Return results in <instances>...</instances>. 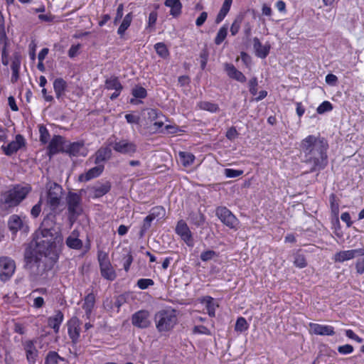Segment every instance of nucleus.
Returning <instances> with one entry per match:
<instances>
[{
  "instance_id": "f257e3e1",
  "label": "nucleus",
  "mask_w": 364,
  "mask_h": 364,
  "mask_svg": "<svg viewBox=\"0 0 364 364\" xmlns=\"http://www.w3.org/2000/svg\"><path fill=\"white\" fill-rule=\"evenodd\" d=\"M328 143L324 137L309 135L301 140L302 161L309 166L310 173L323 170L328 164Z\"/></svg>"
},
{
  "instance_id": "f03ea898",
  "label": "nucleus",
  "mask_w": 364,
  "mask_h": 364,
  "mask_svg": "<svg viewBox=\"0 0 364 364\" xmlns=\"http://www.w3.org/2000/svg\"><path fill=\"white\" fill-rule=\"evenodd\" d=\"M54 219V215H48L41 223L40 232H36L34 238L38 251L45 256L53 252L63 242L60 229L55 227Z\"/></svg>"
},
{
  "instance_id": "7ed1b4c3",
  "label": "nucleus",
  "mask_w": 364,
  "mask_h": 364,
  "mask_svg": "<svg viewBox=\"0 0 364 364\" xmlns=\"http://www.w3.org/2000/svg\"><path fill=\"white\" fill-rule=\"evenodd\" d=\"M31 191L32 188L28 183L10 185L1 193L0 203L6 209L14 208L27 198Z\"/></svg>"
},
{
  "instance_id": "20e7f679",
  "label": "nucleus",
  "mask_w": 364,
  "mask_h": 364,
  "mask_svg": "<svg viewBox=\"0 0 364 364\" xmlns=\"http://www.w3.org/2000/svg\"><path fill=\"white\" fill-rule=\"evenodd\" d=\"M156 328L159 333L171 331L178 322L176 310L167 307L154 315Z\"/></svg>"
},
{
  "instance_id": "39448f33",
  "label": "nucleus",
  "mask_w": 364,
  "mask_h": 364,
  "mask_svg": "<svg viewBox=\"0 0 364 364\" xmlns=\"http://www.w3.org/2000/svg\"><path fill=\"white\" fill-rule=\"evenodd\" d=\"M81 201V197L77 193L73 192L68 193L66 202L68 211V220L71 223H73L82 213Z\"/></svg>"
},
{
  "instance_id": "423d86ee",
  "label": "nucleus",
  "mask_w": 364,
  "mask_h": 364,
  "mask_svg": "<svg viewBox=\"0 0 364 364\" xmlns=\"http://www.w3.org/2000/svg\"><path fill=\"white\" fill-rule=\"evenodd\" d=\"M53 261L47 256L41 257L40 260L36 262V264L29 269L31 274L40 279H47L48 277V272H50L53 267Z\"/></svg>"
},
{
  "instance_id": "0eeeda50",
  "label": "nucleus",
  "mask_w": 364,
  "mask_h": 364,
  "mask_svg": "<svg viewBox=\"0 0 364 364\" xmlns=\"http://www.w3.org/2000/svg\"><path fill=\"white\" fill-rule=\"evenodd\" d=\"M63 190L61 186L56 183L50 185L47 193V205L55 212L61 203Z\"/></svg>"
},
{
  "instance_id": "6e6552de",
  "label": "nucleus",
  "mask_w": 364,
  "mask_h": 364,
  "mask_svg": "<svg viewBox=\"0 0 364 364\" xmlns=\"http://www.w3.org/2000/svg\"><path fill=\"white\" fill-rule=\"evenodd\" d=\"M137 145L135 142L127 139H121L113 143V149L121 154L133 156L137 151Z\"/></svg>"
},
{
  "instance_id": "1a4fd4ad",
  "label": "nucleus",
  "mask_w": 364,
  "mask_h": 364,
  "mask_svg": "<svg viewBox=\"0 0 364 364\" xmlns=\"http://www.w3.org/2000/svg\"><path fill=\"white\" fill-rule=\"evenodd\" d=\"M217 217L230 229H235L239 223L237 218L226 207H218L215 210Z\"/></svg>"
},
{
  "instance_id": "9d476101",
  "label": "nucleus",
  "mask_w": 364,
  "mask_h": 364,
  "mask_svg": "<svg viewBox=\"0 0 364 364\" xmlns=\"http://www.w3.org/2000/svg\"><path fill=\"white\" fill-rule=\"evenodd\" d=\"M0 279L5 282L9 280L16 269V263L14 259L9 257H1L0 258Z\"/></svg>"
},
{
  "instance_id": "9b49d317",
  "label": "nucleus",
  "mask_w": 364,
  "mask_h": 364,
  "mask_svg": "<svg viewBox=\"0 0 364 364\" xmlns=\"http://www.w3.org/2000/svg\"><path fill=\"white\" fill-rule=\"evenodd\" d=\"M67 141L60 135H54L48 146V154L50 157L60 152L65 153Z\"/></svg>"
},
{
  "instance_id": "f8f14e48",
  "label": "nucleus",
  "mask_w": 364,
  "mask_h": 364,
  "mask_svg": "<svg viewBox=\"0 0 364 364\" xmlns=\"http://www.w3.org/2000/svg\"><path fill=\"white\" fill-rule=\"evenodd\" d=\"M81 321L76 316H73L67 322L68 333L73 344H77L80 336Z\"/></svg>"
},
{
  "instance_id": "ddd939ff",
  "label": "nucleus",
  "mask_w": 364,
  "mask_h": 364,
  "mask_svg": "<svg viewBox=\"0 0 364 364\" xmlns=\"http://www.w3.org/2000/svg\"><path fill=\"white\" fill-rule=\"evenodd\" d=\"M150 313L146 310H140L132 316V323L139 328H146L151 325Z\"/></svg>"
},
{
  "instance_id": "4468645a",
  "label": "nucleus",
  "mask_w": 364,
  "mask_h": 364,
  "mask_svg": "<svg viewBox=\"0 0 364 364\" xmlns=\"http://www.w3.org/2000/svg\"><path fill=\"white\" fill-rule=\"evenodd\" d=\"M175 230L176 233L181 237L188 246L192 247L193 245L192 233L184 220H180L177 223Z\"/></svg>"
},
{
  "instance_id": "2eb2a0df",
  "label": "nucleus",
  "mask_w": 364,
  "mask_h": 364,
  "mask_svg": "<svg viewBox=\"0 0 364 364\" xmlns=\"http://www.w3.org/2000/svg\"><path fill=\"white\" fill-rule=\"evenodd\" d=\"M8 226L13 234H16L18 230L24 232H28L29 230L28 225L23 220L19 215L15 214L9 217Z\"/></svg>"
},
{
  "instance_id": "dca6fc26",
  "label": "nucleus",
  "mask_w": 364,
  "mask_h": 364,
  "mask_svg": "<svg viewBox=\"0 0 364 364\" xmlns=\"http://www.w3.org/2000/svg\"><path fill=\"white\" fill-rule=\"evenodd\" d=\"M25 144L24 137L21 134H17L14 141H11L6 146L3 145L1 149L6 156H11L24 146Z\"/></svg>"
},
{
  "instance_id": "f3484780",
  "label": "nucleus",
  "mask_w": 364,
  "mask_h": 364,
  "mask_svg": "<svg viewBox=\"0 0 364 364\" xmlns=\"http://www.w3.org/2000/svg\"><path fill=\"white\" fill-rule=\"evenodd\" d=\"M357 255H364V247L350 250L340 251L335 255L334 260L335 262H343L345 261L353 259Z\"/></svg>"
},
{
  "instance_id": "a211bd4d",
  "label": "nucleus",
  "mask_w": 364,
  "mask_h": 364,
  "mask_svg": "<svg viewBox=\"0 0 364 364\" xmlns=\"http://www.w3.org/2000/svg\"><path fill=\"white\" fill-rule=\"evenodd\" d=\"M65 153L70 156H85L86 153L84 142H70L67 141Z\"/></svg>"
},
{
  "instance_id": "6ab92c4d",
  "label": "nucleus",
  "mask_w": 364,
  "mask_h": 364,
  "mask_svg": "<svg viewBox=\"0 0 364 364\" xmlns=\"http://www.w3.org/2000/svg\"><path fill=\"white\" fill-rule=\"evenodd\" d=\"M26 359L29 364H35L38 356V351L35 346V341L27 340L23 343Z\"/></svg>"
},
{
  "instance_id": "aec40b11",
  "label": "nucleus",
  "mask_w": 364,
  "mask_h": 364,
  "mask_svg": "<svg viewBox=\"0 0 364 364\" xmlns=\"http://www.w3.org/2000/svg\"><path fill=\"white\" fill-rule=\"evenodd\" d=\"M87 294L83 299L82 308L85 311L86 318L90 319L95 306L96 296L92 290L89 291V289H87Z\"/></svg>"
},
{
  "instance_id": "412c9836",
  "label": "nucleus",
  "mask_w": 364,
  "mask_h": 364,
  "mask_svg": "<svg viewBox=\"0 0 364 364\" xmlns=\"http://www.w3.org/2000/svg\"><path fill=\"white\" fill-rule=\"evenodd\" d=\"M111 183L109 181L98 182L90 188L92 193V198H98L107 194L111 189Z\"/></svg>"
},
{
  "instance_id": "4be33fe9",
  "label": "nucleus",
  "mask_w": 364,
  "mask_h": 364,
  "mask_svg": "<svg viewBox=\"0 0 364 364\" xmlns=\"http://www.w3.org/2000/svg\"><path fill=\"white\" fill-rule=\"evenodd\" d=\"M80 232L75 229L73 230L70 235L65 240L66 245L73 250H81L83 246L82 241L79 238Z\"/></svg>"
},
{
  "instance_id": "5701e85b",
  "label": "nucleus",
  "mask_w": 364,
  "mask_h": 364,
  "mask_svg": "<svg viewBox=\"0 0 364 364\" xmlns=\"http://www.w3.org/2000/svg\"><path fill=\"white\" fill-rule=\"evenodd\" d=\"M309 327L313 333L316 335L333 336L335 334L334 328L331 326L310 323Z\"/></svg>"
},
{
  "instance_id": "b1692460",
  "label": "nucleus",
  "mask_w": 364,
  "mask_h": 364,
  "mask_svg": "<svg viewBox=\"0 0 364 364\" xmlns=\"http://www.w3.org/2000/svg\"><path fill=\"white\" fill-rule=\"evenodd\" d=\"M253 48L255 51V55L260 58H265L269 53L270 45L266 43L262 45L257 37L253 38Z\"/></svg>"
},
{
  "instance_id": "393cba45",
  "label": "nucleus",
  "mask_w": 364,
  "mask_h": 364,
  "mask_svg": "<svg viewBox=\"0 0 364 364\" xmlns=\"http://www.w3.org/2000/svg\"><path fill=\"white\" fill-rule=\"evenodd\" d=\"M64 319V315L60 310L55 311L53 316H50L48 318V325L50 328H53L55 333H58L60 331V325L62 324Z\"/></svg>"
},
{
  "instance_id": "a878e982",
  "label": "nucleus",
  "mask_w": 364,
  "mask_h": 364,
  "mask_svg": "<svg viewBox=\"0 0 364 364\" xmlns=\"http://www.w3.org/2000/svg\"><path fill=\"white\" fill-rule=\"evenodd\" d=\"M103 170V165H97L89 169L85 173L80 174L79 176V181L86 182L92 178H97L102 173Z\"/></svg>"
},
{
  "instance_id": "bb28decb",
  "label": "nucleus",
  "mask_w": 364,
  "mask_h": 364,
  "mask_svg": "<svg viewBox=\"0 0 364 364\" xmlns=\"http://www.w3.org/2000/svg\"><path fill=\"white\" fill-rule=\"evenodd\" d=\"M68 87L66 81L62 77L56 78L53 82V89L58 100H62Z\"/></svg>"
},
{
  "instance_id": "cd10ccee",
  "label": "nucleus",
  "mask_w": 364,
  "mask_h": 364,
  "mask_svg": "<svg viewBox=\"0 0 364 364\" xmlns=\"http://www.w3.org/2000/svg\"><path fill=\"white\" fill-rule=\"evenodd\" d=\"M100 268L102 277L109 281L115 279L117 275L110 262L100 264Z\"/></svg>"
},
{
  "instance_id": "c85d7f7f",
  "label": "nucleus",
  "mask_w": 364,
  "mask_h": 364,
  "mask_svg": "<svg viewBox=\"0 0 364 364\" xmlns=\"http://www.w3.org/2000/svg\"><path fill=\"white\" fill-rule=\"evenodd\" d=\"M225 70L228 75V76L235 80L245 82L246 81V77L244 74L236 69V68L232 64H226L225 65Z\"/></svg>"
},
{
  "instance_id": "c756f323",
  "label": "nucleus",
  "mask_w": 364,
  "mask_h": 364,
  "mask_svg": "<svg viewBox=\"0 0 364 364\" xmlns=\"http://www.w3.org/2000/svg\"><path fill=\"white\" fill-rule=\"evenodd\" d=\"M164 5L171 9L170 14L177 17L181 14L182 4L180 0H165Z\"/></svg>"
},
{
  "instance_id": "7c9ffc66",
  "label": "nucleus",
  "mask_w": 364,
  "mask_h": 364,
  "mask_svg": "<svg viewBox=\"0 0 364 364\" xmlns=\"http://www.w3.org/2000/svg\"><path fill=\"white\" fill-rule=\"evenodd\" d=\"M112 156V150L109 147H102L95 153V163L99 164L109 159Z\"/></svg>"
},
{
  "instance_id": "2f4dec72",
  "label": "nucleus",
  "mask_w": 364,
  "mask_h": 364,
  "mask_svg": "<svg viewBox=\"0 0 364 364\" xmlns=\"http://www.w3.org/2000/svg\"><path fill=\"white\" fill-rule=\"evenodd\" d=\"M40 260V258L36 255V253L33 250L29 249L26 250L24 253V262H25V268L27 269H31V267L36 264V262Z\"/></svg>"
},
{
  "instance_id": "473e14b6",
  "label": "nucleus",
  "mask_w": 364,
  "mask_h": 364,
  "mask_svg": "<svg viewBox=\"0 0 364 364\" xmlns=\"http://www.w3.org/2000/svg\"><path fill=\"white\" fill-rule=\"evenodd\" d=\"M232 3V0H225L223 6L216 16L215 23H220L226 16L228 13L230 9L231 4Z\"/></svg>"
},
{
  "instance_id": "72a5a7b5",
  "label": "nucleus",
  "mask_w": 364,
  "mask_h": 364,
  "mask_svg": "<svg viewBox=\"0 0 364 364\" xmlns=\"http://www.w3.org/2000/svg\"><path fill=\"white\" fill-rule=\"evenodd\" d=\"M178 156L181 163L184 167H188L192 165L196 159L195 156L192 153L187 151H180L178 153Z\"/></svg>"
},
{
  "instance_id": "f704fd0d",
  "label": "nucleus",
  "mask_w": 364,
  "mask_h": 364,
  "mask_svg": "<svg viewBox=\"0 0 364 364\" xmlns=\"http://www.w3.org/2000/svg\"><path fill=\"white\" fill-rule=\"evenodd\" d=\"M65 359L58 355L55 351H49L45 358V364H59L64 362Z\"/></svg>"
},
{
  "instance_id": "c9c22d12",
  "label": "nucleus",
  "mask_w": 364,
  "mask_h": 364,
  "mask_svg": "<svg viewBox=\"0 0 364 364\" xmlns=\"http://www.w3.org/2000/svg\"><path fill=\"white\" fill-rule=\"evenodd\" d=\"M197 106L199 107V109L210 112L211 113H215L220 110L218 104L208 101H200L198 103Z\"/></svg>"
},
{
  "instance_id": "e433bc0d",
  "label": "nucleus",
  "mask_w": 364,
  "mask_h": 364,
  "mask_svg": "<svg viewBox=\"0 0 364 364\" xmlns=\"http://www.w3.org/2000/svg\"><path fill=\"white\" fill-rule=\"evenodd\" d=\"M132 19H133V14L132 12H129L124 16L121 25L119 26V27L118 28V30H117V33L119 36H122L124 34L125 31L130 26Z\"/></svg>"
},
{
  "instance_id": "4c0bfd02",
  "label": "nucleus",
  "mask_w": 364,
  "mask_h": 364,
  "mask_svg": "<svg viewBox=\"0 0 364 364\" xmlns=\"http://www.w3.org/2000/svg\"><path fill=\"white\" fill-rule=\"evenodd\" d=\"M105 88L107 90H122L123 87L117 77H111L105 80Z\"/></svg>"
},
{
  "instance_id": "58836bf2",
  "label": "nucleus",
  "mask_w": 364,
  "mask_h": 364,
  "mask_svg": "<svg viewBox=\"0 0 364 364\" xmlns=\"http://www.w3.org/2000/svg\"><path fill=\"white\" fill-rule=\"evenodd\" d=\"M124 254L122 257L123 267L126 272H128L130 266L133 262V257L130 250L127 248L124 249Z\"/></svg>"
},
{
  "instance_id": "ea45409f",
  "label": "nucleus",
  "mask_w": 364,
  "mask_h": 364,
  "mask_svg": "<svg viewBox=\"0 0 364 364\" xmlns=\"http://www.w3.org/2000/svg\"><path fill=\"white\" fill-rule=\"evenodd\" d=\"M205 301V307L208 315L210 317H214L215 316V309L218 306V305L215 304L213 298H212L211 296H206Z\"/></svg>"
},
{
  "instance_id": "a19ab883",
  "label": "nucleus",
  "mask_w": 364,
  "mask_h": 364,
  "mask_svg": "<svg viewBox=\"0 0 364 364\" xmlns=\"http://www.w3.org/2000/svg\"><path fill=\"white\" fill-rule=\"evenodd\" d=\"M9 40L5 31L4 17L0 11V44L8 43Z\"/></svg>"
},
{
  "instance_id": "79ce46f5",
  "label": "nucleus",
  "mask_w": 364,
  "mask_h": 364,
  "mask_svg": "<svg viewBox=\"0 0 364 364\" xmlns=\"http://www.w3.org/2000/svg\"><path fill=\"white\" fill-rule=\"evenodd\" d=\"M156 53L162 58H167L169 55V51L164 43H157L154 45Z\"/></svg>"
},
{
  "instance_id": "37998d69",
  "label": "nucleus",
  "mask_w": 364,
  "mask_h": 364,
  "mask_svg": "<svg viewBox=\"0 0 364 364\" xmlns=\"http://www.w3.org/2000/svg\"><path fill=\"white\" fill-rule=\"evenodd\" d=\"M228 35V26L227 25L223 26L217 33L215 38L214 42L216 45H220L223 41L225 39Z\"/></svg>"
},
{
  "instance_id": "c03bdc74",
  "label": "nucleus",
  "mask_w": 364,
  "mask_h": 364,
  "mask_svg": "<svg viewBox=\"0 0 364 364\" xmlns=\"http://www.w3.org/2000/svg\"><path fill=\"white\" fill-rule=\"evenodd\" d=\"M294 264L300 269L304 268L307 266V262L306 257L304 255L299 253V252L294 254Z\"/></svg>"
},
{
  "instance_id": "a18cd8bd",
  "label": "nucleus",
  "mask_w": 364,
  "mask_h": 364,
  "mask_svg": "<svg viewBox=\"0 0 364 364\" xmlns=\"http://www.w3.org/2000/svg\"><path fill=\"white\" fill-rule=\"evenodd\" d=\"M249 325L244 317H239L235 326V330L239 332H244L247 330Z\"/></svg>"
},
{
  "instance_id": "49530a36",
  "label": "nucleus",
  "mask_w": 364,
  "mask_h": 364,
  "mask_svg": "<svg viewBox=\"0 0 364 364\" xmlns=\"http://www.w3.org/2000/svg\"><path fill=\"white\" fill-rule=\"evenodd\" d=\"M21 55L19 52H14L11 57V70H20Z\"/></svg>"
},
{
  "instance_id": "de8ad7c7",
  "label": "nucleus",
  "mask_w": 364,
  "mask_h": 364,
  "mask_svg": "<svg viewBox=\"0 0 364 364\" xmlns=\"http://www.w3.org/2000/svg\"><path fill=\"white\" fill-rule=\"evenodd\" d=\"M219 254L214 250H208L201 252L200 258L203 262H208L218 257Z\"/></svg>"
},
{
  "instance_id": "09e8293b",
  "label": "nucleus",
  "mask_w": 364,
  "mask_h": 364,
  "mask_svg": "<svg viewBox=\"0 0 364 364\" xmlns=\"http://www.w3.org/2000/svg\"><path fill=\"white\" fill-rule=\"evenodd\" d=\"M40 141L46 144L48 142L50 139V133L48 129L44 125L39 126Z\"/></svg>"
},
{
  "instance_id": "8fccbe9b",
  "label": "nucleus",
  "mask_w": 364,
  "mask_h": 364,
  "mask_svg": "<svg viewBox=\"0 0 364 364\" xmlns=\"http://www.w3.org/2000/svg\"><path fill=\"white\" fill-rule=\"evenodd\" d=\"M329 202L332 213L337 215L339 212V204L336 196L334 193L330 195Z\"/></svg>"
},
{
  "instance_id": "3c124183",
  "label": "nucleus",
  "mask_w": 364,
  "mask_h": 364,
  "mask_svg": "<svg viewBox=\"0 0 364 364\" xmlns=\"http://www.w3.org/2000/svg\"><path fill=\"white\" fill-rule=\"evenodd\" d=\"M132 95L135 98L144 99L147 96L146 90L141 86H136L132 90Z\"/></svg>"
},
{
  "instance_id": "603ef678",
  "label": "nucleus",
  "mask_w": 364,
  "mask_h": 364,
  "mask_svg": "<svg viewBox=\"0 0 364 364\" xmlns=\"http://www.w3.org/2000/svg\"><path fill=\"white\" fill-rule=\"evenodd\" d=\"M154 220L156 218H162L165 215V209L162 206H156L151 209L149 214Z\"/></svg>"
},
{
  "instance_id": "864d4df0",
  "label": "nucleus",
  "mask_w": 364,
  "mask_h": 364,
  "mask_svg": "<svg viewBox=\"0 0 364 364\" xmlns=\"http://www.w3.org/2000/svg\"><path fill=\"white\" fill-rule=\"evenodd\" d=\"M154 219L148 215L144 219L143 222V225L140 230V236L143 237L146 232L151 228V222Z\"/></svg>"
},
{
  "instance_id": "5fc2aeb1",
  "label": "nucleus",
  "mask_w": 364,
  "mask_h": 364,
  "mask_svg": "<svg viewBox=\"0 0 364 364\" xmlns=\"http://www.w3.org/2000/svg\"><path fill=\"white\" fill-rule=\"evenodd\" d=\"M332 109V104L328 101H324L317 107L316 112L318 114H322L326 112H330Z\"/></svg>"
},
{
  "instance_id": "6e6d98bb",
  "label": "nucleus",
  "mask_w": 364,
  "mask_h": 364,
  "mask_svg": "<svg viewBox=\"0 0 364 364\" xmlns=\"http://www.w3.org/2000/svg\"><path fill=\"white\" fill-rule=\"evenodd\" d=\"M3 46L1 49V63L4 65L7 66L9 65V52H8V43L1 44Z\"/></svg>"
},
{
  "instance_id": "4d7b16f0",
  "label": "nucleus",
  "mask_w": 364,
  "mask_h": 364,
  "mask_svg": "<svg viewBox=\"0 0 364 364\" xmlns=\"http://www.w3.org/2000/svg\"><path fill=\"white\" fill-rule=\"evenodd\" d=\"M154 284V282L151 279H139L137 281V287L142 290H144Z\"/></svg>"
},
{
  "instance_id": "13d9d810",
  "label": "nucleus",
  "mask_w": 364,
  "mask_h": 364,
  "mask_svg": "<svg viewBox=\"0 0 364 364\" xmlns=\"http://www.w3.org/2000/svg\"><path fill=\"white\" fill-rule=\"evenodd\" d=\"M242 17H237L232 22V23L230 26V32H231L232 36H235L238 33V31L240 28V25L242 23Z\"/></svg>"
},
{
  "instance_id": "bf43d9fd",
  "label": "nucleus",
  "mask_w": 364,
  "mask_h": 364,
  "mask_svg": "<svg viewBox=\"0 0 364 364\" xmlns=\"http://www.w3.org/2000/svg\"><path fill=\"white\" fill-rule=\"evenodd\" d=\"M193 333L194 334H204L210 336V331L205 326H195L193 328Z\"/></svg>"
},
{
  "instance_id": "052dcab7",
  "label": "nucleus",
  "mask_w": 364,
  "mask_h": 364,
  "mask_svg": "<svg viewBox=\"0 0 364 364\" xmlns=\"http://www.w3.org/2000/svg\"><path fill=\"white\" fill-rule=\"evenodd\" d=\"M243 173L242 170H235L232 168H225V175L227 178H236L241 176Z\"/></svg>"
},
{
  "instance_id": "680f3d73",
  "label": "nucleus",
  "mask_w": 364,
  "mask_h": 364,
  "mask_svg": "<svg viewBox=\"0 0 364 364\" xmlns=\"http://www.w3.org/2000/svg\"><path fill=\"white\" fill-rule=\"evenodd\" d=\"M257 85L258 83L257 77H253L249 81L250 92L254 96L256 95L257 93Z\"/></svg>"
},
{
  "instance_id": "e2e57ef3",
  "label": "nucleus",
  "mask_w": 364,
  "mask_h": 364,
  "mask_svg": "<svg viewBox=\"0 0 364 364\" xmlns=\"http://www.w3.org/2000/svg\"><path fill=\"white\" fill-rule=\"evenodd\" d=\"M33 299V306L36 309H40L42 308L44 304V299L38 295H35V296H31Z\"/></svg>"
},
{
  "instance_id": "0e129e2a",
  "label": "nucleus",
  "mask_w": 364,
  "mask_h": 364,
  "mask_svg": "<svg viewBox=\"0 0 364 364\" xmlns=\"http://www.w3.org/2000/svg\"><path fill=\"white\" fill-rule=\"evenodd\" d=\"M338 351L343 355L350 354L353 351V347L350 344L340 346L338 348Z\"/></svg>"
},
{
  "instance_id": "69168bd1",
  "label": "nucleus",
  "mask_w": 364,
  "mask_h": 364,
  "mask_svg": "<svg viewBox=\"0 0 364 364\" xmlns=\"http://www.w3.org/2000/svg\"><path fill=\"white\" fill-rule=\"evenodd\" d=\"M97 259L99 264L110 262L108 257V254L102 250L97 252Z\"/></svg>"
},
{
  "instance_id": "338daca9",
  "label": "nucleus",
  "mask_w": 364,
  "mask_h": 364,
  "mask_svg": "<svg viewBox=\"0 0 364 364\" xmlns=\"http://www.w3.org/2000/svg\"><path fill=\"white\" fill-rule=\"evenodd\" d=\"M238 136V132L235 127H231L228 129L225 136L230 141L235 139Z\"/></svg>"
},
{
  "instance_id": "774afa93",
  "label": "nucleus",
  "mask_w": 364,
  "mask_h": 364,
  "mask_svg": "<svg viewBox=\"0 0 364 364\" xmlns=\"http://www.w3.org/2000/svg\"><path fill=\"white\" fill-rule=\"evenodd\" d=\"M41 212V200H40V201L32 208V209L31 210V214L34 218H36L39 216Z\"/></svg>"
}]
</instances>
